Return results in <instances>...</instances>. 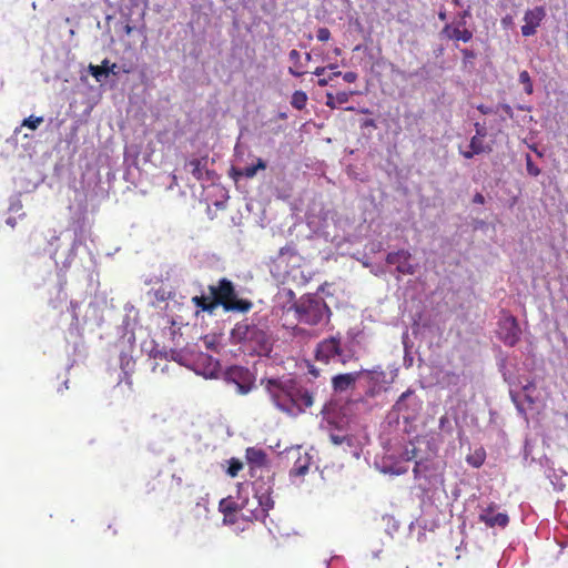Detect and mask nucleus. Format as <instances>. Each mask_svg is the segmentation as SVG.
I'll return each instance as SVG.
<instances>
[{"label":"nucleus","mask_w":568,"mask_h":568,"mask_svg":"<svg viewBox=\"0 0 568 568\" xmlns=\"http://www.w3.org/2000/svg\"><path fill=\"white\" fill-rule=\"evenodd\" d=\"M265 169H266L265 161H263L262 159H257V162L255 165L245 166V168L236 171V174L247 178V179H252L255 176V174L258 170H265Z\"/></svg>","instance_id":"18"},{"label":"nucleus","mask_w":568,"mask_h":568,"mask_svg":"<svg viewBox=\"0 0 568 568\" xmlns=\"http://www.w3.org/2000/svg\"><path fill=\"white\" fill-rule=\"evenodd\" d=\"M231 338L233 343L247 345L257 354L270 351V339L267 334L257 327V325L251 324L247 321H242L235 324L231 332Z\"/></svg>","instance_id":"5"},{"label":"nucleus","mask_w":568,"mask_h":568,"mask_svg":"<svg viewBox=\"0 0 568 568\" xmlns=\"http://www.w3.org/2000/svg\"><path fill=\"white\" fill-rule=\"evenodd\" d=\"M339 75H342L341 71L333 72L332 75L329 77V80H332L335 77H339Z\"/></svg>","instance_id":"45"},{"label":"nucleus","mask_w":568,"mask_h":568,"mask_svg":"<svg viewBox=\"0 0 568 568\" xmlns=\"http://www.w3.org/2000/svg\"><path fill=\"white\" fill-rule=\"evenodd\" d=\"M288 58L293 63V65L288 68V72L294 77H302L305 72L303 71L304 64L301 60V53L293 49L290 51Z\"/></svg>","instance_id":"16"},{"label":"nucleus","mask_w":568,"mask_h":568,"mask_svg":"<svg viewBox=\"0 0 568 568\" xmlns=\"http://www.w3.org/2000/svg\"><path fill=\"white\" fill-rule=\"evenodd\" d=\"M292 310L298 323L310 326L328 323L332 315L326 302L317 294L302 295L292 305Z\"/></svg>","instance_id":"4"},{"label":"nucleus","mask_w":568,"mask_h":568,"mask_svg":"<svg viewBox=\"0 0 568 568\" xmlns=\"http://www.w3.org/2000/svg\"><path fill=\"white\" fill-rule=\"evenodd\" d=\"M118 70H119V72L122 71L123 73H130L131 72V68L128 67V65H123L121 68L118 67Z\"/></svg>","instance_id":"42"},{"label":"nucleus","mask_w":568,"mask_h":568,"mask_svg":"<svg viewBox=\"0 0 568 568\" xmlns=\"http://www.w3.org/2000/svg\"><path fill=\"white\" fill-rule=\"evenodd\" d=\"M477 110L481 113V114H489L493 112V109L489 108V106H486L485 104H479L477 105Z\"/></svg>","instance_id":"38"},{"label":"nucleus","mask_w":568,"mask_h":568,"mask_svg":"<svg viewBox=\"0 0 568 568\" xmlns=\"http://www.w3.org/2000/svg\"><path fill=\"white\" fill-rule=\"evenodd\" d=\"M307 94L304 91L297 90L293 93L291 104L296 110H303L307 103Z\"/></svg>","instance_id":"20"},{"label":"nucleus","mask_w":568,"mask_h":568,"mask_svg":"<svg viewBox=\"0 0 568 568\" xmlns=\"http://www.w3.org/2000/svg\"><path fill=\"white\" fill-rule=\"evenodd\" d=\"M132 30H133V28L130 24H126L124 27V31H125L126 34H131Z\"/></svg>","instance_id":"44"},{"label":"nucleus","mask_w":568,"mask_h":568,"mask_svg":"<svg viewBox=\"0 0 568 568\" xmlns=\"http://www.w3.org/2000/svg\"><path fill=\"white\" fill-rule=\"evenodd\" d=\"M329 438L334 445H341L347 439L345 436H339V435H334V434H332L329 436Z\"/></svg>","instance_id":"35"},{"label":"nucleus","mask_w":568,"mask_h":568,"mask_svg":"<svg viewBox=\"0 0 568 568\" xmlns=\"http://www.w3.org/2000/svg\"><path fill=\"white\" fill-rule=\"evenodd\" d=\"M361 372L335 375L332 378V386L335 392H345L353 387L358 379Z\"/></svg>","instance_id":"13"},{"label":"nucleus","mask_w":568,"mask_h":568,"mask_svg":"<svg viewBox=\"0 0 568 568\" xmlns=\"http://www.w3.org/2000/svg\"><path fill=\"white\" fill-rule=\"evenodd\" d=\"M498 109H501L509 119L514 118V111H513V109H511V106L509 104H506V103L500 104L498 106Z\"/></svg>","instance_id":"34"},{"label":"nucleus","mask_w":568,"mask_h":568,"mask_svg":"<svg viewBox=\"0 0 568 568\" xmlns=\"http://www.w3.org/2000/svg\"><path fill=\"white\" fill-rule=\"evenodd\" d=\"M274 406L288 416L296 417L314 404V394L293 378L262 379Z\"/></svg>","instance_id":"1"},{"label":"nucleus","mask_w":568,"mask_h":568,"mask_svg":"<svg viewBox=\"0 0 568 568\" xmlns=\"http://www.w3.org/2000/svg\"><path fill=\"white\" fill-rule=\"evenodd\" d=\"M335 53H336V54H339V53H341V50H339V49H335Z\"/></svg>","instance_id":"51"},{"label":"nucleus","mask_w":568,"mask_h":568,"mask_svg":"<svg viewBox=\"0 0 568 568\" xmlns=\"http://www.w3.org/2000/svg\"><path fill=\"white\" fill-rule=\"evenodd\" d=\"M43 122V118L42 116H29L27 119L23 120L22 122V125L23 126H27L31 130H36L38 129V126Z\"/></svg>","instance_id":"24"},{"label":"nucleus","mask_w":568,"mask_h":568,"mask_svg":"<svg viewBox=\"0 0 568 568\" xmlns=\"http://www.w3.org/2000/svg\"><path fill=\"white\" fill-rule=\"evenodd\" d=\"M273 499H220L219 508L224 521L235 524L239 519L255 520L264 516L263 507L272 506Z\"/></svg>","instance_id":"3"},{"label":"nucleus","mask_w":568,"mask_h":568,"mask_svg":"<svg viewBox=\"0 0 568 568\" xmlns=\"http://www.w3.org/2000/svg\"><path fill=\"white\" fill-rule=\"evenodd\" d=\"M475 129H476V135L475 136H480V138H485L486 136V130L483 125H480L479 123H475Z\"/></svg>","instance_id":"36"},{"label":"nucleus","mask_w":568,"mask_h":568,"mask_svg":"<svg viewBox=\"0 0 568 568\" xmlns=\"http://www.w3.org/2000/svg\"><path fill=\"white\" fill-rule=\"evenodd\" d=\"M526 169L531 176H538L540 174V169L532 162L529 154L526 155Z\"/></svg>","instance_id":"25"},{"label":"nucleus","mask_w":568,"mask_h":568,"mask_svg":"<svg viewBox=\"0 0 568 568\" xmlns=\"http://www.w3.org/2000/svg\"><path fill=\"white\" fill-rule=\"evenodd\" d=\"M245 457L248 464L262 467L266 463V454L262 449H257L254 447H248L245 452Z\"/></svg>","instance_id":"15"},{"label":"nucleus","mask_w":568,"mask_h":568,"mask_svg":"<svg viewBox=\"0 0 568 568\" xmlns=\"http://www.w3.org/2000/svg\"><path fill=\"white\" fill-rule=\"evenodd\" d=\"M545 17L546 10L541 6L527 10L524 16L525 24L521 27V34L524 37L534 36Z\"/></svg>","instance_id":"11"},{"label":"nucleus","mask_w":568,"mask_h":568,"mask_svg":"<svg viewBox=\"0 0 568 568\" xmlns=\"http://www.w3.org/2000/svg\"><path fill=\"white\" fill-rule=\"evenodd\" d=\"M353 357L351 352H346L342 346L339 335L331 336L321 341L315 349V358L318 362L328 364L337 359L342 364L348 363Z\"/></svg>","instance_id":"6"},{"label":"nucleus","mask_w":568,"mask_h":568,"mask_svg":"<svg viewBox=\"0 0 568 568\" xmlns=\"http://www.w3.org/2000/svg\"><path fill=\"white\" fill-rule=\"evenodd\" d=\"M229 467L226 468V474L231 478H235L239 473L243 469V463L237 458H231L229 462Z\"/></svg>","instance_id":"22"},{"label":"nucleus","mask_w":568,"mask_h":568,"mask_svg":"<svg viewBox=\"0 0 568 568\" xmlns=\"http://www.w3.org/2000/svg\"><path fill=\"white\" fill-rule=\"evenodd\" d=\"M316 38L318 41L321 42H326L331 39V31L329 29L323 27V28H320L316 32Z\"/></svg>","instance_id":"27"},{"label":"nucleus","mask_w":568,"mask_h":568,"mask_svg":"<svg viewBox=\"0 0 568 568\" xmlns=\"http://www.w3.org/2000/svg\"><path fill=\"white\" fill-rule=\"evenodd\" d=\"M308 469V465L307 464H300V460H297V463L295 464L294 468L291 470L292 474L296 475V476H301V475H304Z\"/></svg>","instance_id":"30"},{"label":"nucleus","mask_w":568,"mask_h":568,"mask_svg":"<svg viewBox=\"0 0 568 568\" xmlns=\"http://www.w3.org/2000/svg\"><path fill=\"white\" fill-rule=\"evenodd\" d=\"M311 59H312L311 53H306V54H305V60H306V62L311 61Z\"/></svg>","instance_id":"46"},{"label":"nucleus","mask_w":568,"mask_h":568,"mask_svg":"<svg viewBox=\"0 0 568 568\" xmlns=\"http://www.w3.org/2000/svg\"><path fill=\"white\" fill-rule=\"evenodd\" d=\"M8 223L13 225V221H11V219H8Z\"/></svg>","instance_id":"52"},{"label":"nucleus","mask_w":568,"mask_h":568,"mask_svg":"<svg viewBox=\"0 0 568 568\" xmlns=\"http://www.w3.org/2000/svg\"><path fill=\"white\" fill-rule=\"evenodd\" d=\"M418 467H419V463H416L415 468H414V473H415L416 475H417V473H418Z\"/></svg>","instance_id":"48"},{"label":"nucleus","mask_w":568,"mask_h":568,"mask_svg":"<svg viewBox=\"0 0 568 568\" xmlns=\"http://www.w3.org/2000/svg\"><path fill=\"white\" fill-rule=\"evenodd\" d=\"M325 67H317L314 71V74L322 75L325 72Z\"/></svg>","instance_id":"41"},{"label":"nucleus","mask_w":568,"mask_h":568,"mask_svg":"<svg viewBox=\"0 0 568 568\" xmlns=\"http://www.w3.org/2000/svg\"><path fill=\"white\" fill-rule=\"evenodd\" d=\"M89 72L97 82H102L109 74H119L118 64L111 63L108 59H104L101 65L90 64Z\"/></svg>","instance_id":"12"},{"label":"nucleus","mask_w":568,"mask_h":568,"mask_svg":"<svg viewBox=\"0 0 568 568\" xmlns=\"http://www.w3.org/2000/svg\"><path fill=\"white\" fill-rule=\"evenodd\" d=\"M473 203L475 204H484L485 203V196L481 193H476L473 197Z\"/></svg>","instance_id":"37"},{"label":"nucleus","mask_w":568,"mask_h":568,"mask_svg":"<svg viewBox=\"0 0 568 568\" xmlns=\"http://www.w3.org/2000/svg\"><path fill=\"white\" fill-rule=\"evenodd\" d=\"M185 166L190 168V172L196 181L203 179V170L205 166L204 159H192L185 163Z\"/></svg>","instance_id":"17"},{"label":"nucleus","mask_w":568,"mask_h":568,"mask_svg":"<svg viewBox=\"0 0 568 568\" xmlns=\"http://www.w3.org/2000/svg\"><path fill=\"white\" fill-rule=\"evenodd\" d=\"M365 124H366V125H374V120H367V121L365 122Z\"/></svg>","instance_id":"47"},{"label":"nucleus","mask_w":568,"mask_h":568,"mask_svg":"<svg viewBox=\"0 0 568 568\" xmlns=\"http://www.w3.org/2000/svg\"><path fill=\"white\" fill-rule=\"evenodd\" d=\"M358 75L356 72L349 71L343 74V79L347 83H353L357 80Z\"/></svg>","instance_id":"32"},{"label":"nucleus","mask_w":568,"mask_h":568,"mask_svg":"<svg viewBox=\"0 0 568 568\" xmlns=\"http://www.w3.org/2000/svg\"><path fill=\"white\" fill-rule=\"evenodd\" d=\"M460 154L465 158V159H473L475 155H477L478 153H474V150L469 149L467 151H462Z\"/></svg>","instance_id":"39"},{"label":"nucleus","mask_w":568,"mask_h":568,"mask_svg":"<svg viewBox=\"0 0 568 568\" xmlns=\"http://www.w3.org/2000/svg\"><path fill=\"white\" fill-rule=\"evenodd\" d=\"M8 223L13 225V221H11V219H8Z\"/></svg>","instance_id":"53"},{"label":"nucleus","mask_w":568,"mask_h":568,"mask_svg":"<svg viewBox=\"0 0 568 568\" xmlns=\"http://www.w3.org/2000/svg\"><path fill=\"white\" fill-rule=\"evenodd\" d=\"M469 149L474 150V153H485L490 152L491 149L484 144V138L480 136H473L470 139Z\"/></svg>","instance_id":"21"},{"label":"nucleus","mask_w":568,"mask_h":568,"mask_svg":"<svg viewBox=\"0 0 568 568\" xmlns=\"http://www.w3.org/2000/svg\"><path fill=\"white\" fill-rule=\"evenodd\" d=\"M497 334L505 345L515 346L519 342L521 334L517 318L513 315L503 317L498 323Z\"/></svg>","instance_id":"7"},{"label":"nucleus","mask_w":568,"mask_h":568,"mask_svg":"<svg viewBox=\"0 0 568 568\" xmlns=\"http://www.w3.org/2000/svg\"><path fill=\"white\" fill-rule=\"evenodd\" d=\"M211 297L201 295L193 296L191 302L197 308V312L213 314L217 306H222L225 312L247 313L253 307L250 300L239 298L234 284L223 277L216 285H210Z\"/></svg>","instance_id":"2"},{"label":"nucleus","mask_w":568,"mask_h":568,"mask_svg":"<svg viewBox=\"0 0 568 568\" xmlns=\"http://www.w3.org/2000/svg\"><path fill=\"white\" fill-rule=\"evenodd\" d=\"M481 513L479 514V520L485 523L488 527H506L509 523L508 515L499 510V506L493 501H486L481 505Z\"/></svg>","instance_id":"9"},{"label":"nucleus","mask_w":568,"mask_h":568,"mask_svg":"<svg viewBox=\"0 0 568 568\" xmlns=\"http://www.w3.org/2000/svg\"><path fill=\"white\" fill-rule=\"evenodd\" d=\"M325 104L331 108V109H335L337 106V102L335 100V97L333 93L331 92H327L326 93V102Z\"/></svg>","instance_id":"31"},{"label":"nucleus","mask_w":568,"mask_h":568,"mask_svg":"<svg viewBox=\"0 0 568 568\" xmlns=\"http://www.w3.org/2000/svg\"><path fill=\"white\" fill-rule=\"evenodd\" d=\"M420 507L425 516H430L436 506L434 505V499H423Z\"/></svg>","instance_id":"26"},{"label":"nucleus","mask_w":568,"mask_h":568,"mask_svg":"<svg viewBox=\"0 0 568 568\" xmlns=\"http://www.w3.org/2000/svg\"><path fill=\"white\" fill-rule=\"evenodd\" d=\"M287 254H291V255H294L295 252H294V248L292 246H285V247H282L280 250V254H278V260H283L285 257V255Z\"/></svg>","instance_id":"33"},{"label":"nucleus","mask_w":568,"mask_h":568,"mask_svg":"<svg viewBox=\"0 0 568 568\" xmlns=\"http://www.w3.org/2000/svg\"><path fill=\"white\" fill-rule=\"evenodd\" d=\"M353 92L341 91L334 94L337 105L347 103Z\"/></svg>","instance_id":"28"},{"label":"nucleus","mask_w":568,"mask_h":568,"mask_svg":"<svg viewBox=\"0 0 568 568\" xmlns=\"http://www.w3.org/2000/svg\"><path fill=\"white\" fill-rule=\"evenodd\" d=\"M413 394V390L410 389H407L406 392H404L399 398L397 399L396 404H395V408L397 410H403V407H404V403H405V399L410 396Z\"/></svg>","instance_id":"29"},{"label":"nucleus","mask_w":568,"mask_h":568,"mask_svg":"<svg viewBox=\"0 0 568 568\" xmlns=\"http://www.w3.org/2000/svg\"><path fill=\"white\" fill-rule=\"evenodd\" d=\"M531 150H534L539 156H541V153L538 152L537 148L536 146H531Z\"/></svg>","instance_id":"50"},{"label":"nucleus","mask_w":568,"mask_h":568,"mask_svg":"<svg viewBox=\"0 0 568 568\" xmlns=\"http://www.w3.org/2000/svg\"><path fill=\"white\" fill-rule=\"evenodd\" d=\"M519 82L525 85V92L531 94L534 92L532 81L528 71L524 70L519 73Z\"/></svg>","instance_id":"23"},{"label":"nucleus","mask_w":568,"mask_h":568,"mask_svg":"<svg viewBox=\"0 0 568 568\" xmlns=\"http://www.w3.org/2000/svg\"><path fill=\"white\" fill-rule=\"evenodd\" d=\"M443 33L446 34L449 39L468 42L473 39V32L468 29H459L457 27H452L450 24H446L443 29Z\"/></svg>","instance_id":"14"},{"label":"nucleus","mask_w":568,"mask_h":568,"mask_svg":"<svg viewBox=\"0 0 568 568\" xmlns=\"http://www.w3.org/2000/svg\"><path fill=\"white\" fill-rule=\"evenodd\" d=\"M463 53L466 58H473L474 57V53L467 49L463 50Z\"/></svg>","instance_id":"43"},{"label":"nucleus","mask_w":568,"mask_h":568,"mask_svg":"<svg viewBox=\"0 0 568 568\" xmlns=\"http://www.w3.org/2000/svg\"><path fill=\"white\" fill-rule=\"evenodd\" d=\"M486 459V453L484 448L475 449L470 455L467 456V463L473 467H480Z\"/></svg>","instance_id":"19"},{"label":"nucleus","mask_w":568,"mask_h":568,"mask_svg":"<svg viewBox=\"0 0 568 568\" xmlns=\"http://www.w3.org/2000/svg\"><path fill=\"white\" fill-rule=\"evenodd\" d=\"M329 81H331V80H329V78H328V79H326V78H321V79H318L317 84H318L320 87H326V85L328 84V82H329Z\"/></svg>","instance_id":"40"},{"label":"nucleus","mask_w":568,"mask_h":568,"mask_svg":"<svg viewBox=\"0 0 568 568\" xmlns=\"http://www.w3.org/2000/svg\"><path fill=\"white\" fill-rule=\"evenodd\" d=\"M445 18H446V14L444 12H440L439 13V19L445 20Z\"/></svg>","instance_id":"49"},{"label":"nucleus","mask_w":568,"mask_h":568,"mask_svg":"<svg viewBox=\"0 0 568 568\" xmlns=\"http://www.w3.org/2000/svg\"><path fill=\"white\" fill-rule=\"evenodd\" d=\"M225 381L236 386L237 393L241 395L247 394L253 384L250 371L243 366H231L224 373Z\"/></svg>","instance_id":"8"},{"label":"nucleus","mask_w":568,"mask_h":568,"mask_svg":"<svg viewBox=\"0 0 568 568\" xmlns=\"http://www.w3.org/2000/svg\"><path fill=\"white\" fill-rule=\"evenodd\" d=\"M412 254L407 250L390 252L386 256V263L396 265V271L402 274L413 275L416 267L409 262Z\"/></svg>","instance_id":"10"}]
</instances>
